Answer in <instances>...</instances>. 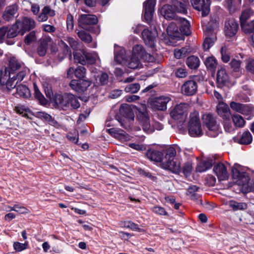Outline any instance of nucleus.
I'll list each match as a JSON object with an SVG mask.
<instances>
[{"instance_id": "1", "label": "nucleus", "mask_w": 254, "mask_h": 254, "mask_svg": "<svg viewBox=\"0 0 254 254\" xmlns=\"http://www.w3.org/2000/svg\"><path fill=\"white\" fill-rule=\"evenodd\" d=\"M179 149L177 146H171L166 149V154L161 163L163 168L176 174L181 172V160L176 156L177 150Z\"/></svg>"}, {"instance_id": "2", "label": "nucleus", "mask_w": 254, "mask_h": 254, "mask_svg": "<svg viewBox=\"0 0 254 254\" xmlns=\"http://www.w3.org/2000/svg\"><path fill=\"white\" fill-rule=\"evenodd\" d=\"M175 21L171 22L167 28L169 35L177 39H181L184 35L190 34V23L187 20L184 18H179Z\"/></svg>"}, {"instance_id": "3", "label": "nucleus", "mask_w": 254, "mask_h": 254, "mask_svg": "<svg viewBox=\"0 0 254 254\" xmlns=\"http://www.w3.org/2000/svg\"><path fill=\"white\" fill-rule=\"evenodd\" d=\"M189 124V132L191 136L201 135L202 130L198 118V113L194 112L190 114Z\"/></svg>"}, {"instance_id": "4", "label": "nucleus", "mask_w": 254, "mask_h": 254, "mask_svg": "<svg viewBox=\"0 0 254 254\" xmlns=\"http://www.w3.org/2000/svg\"><path fill=\"white\" fill-rule=\"evenodd\" d=\"M204 124L209 130L208 135L212 137L216 136L220 131V127L217 124L215 118L211 114H205L202 117Z\"/></svg>"}, {"instance_id": "5", "label": "nucleus", "mask_w": 254, "mask_h": 254, "mask_svg": "<svg viewBox=\"0 0 254 254\" xmlns=\"http://www.w3.org/2000/svg\"><path fill=\"white\" fill-rule=\"evenodd\" d=\"M120 113L122 116V117H126V121L128 122L127 124L121 122V126L127 129L130 128L133 123L134 116L129 106L127 104L122 105L120 108Z\"/></svg>"}, {"instance_id": "6", "label": "nucleus", "mask_w": 254, "mask_h": 254, "mask_svg": "<svg viewBox=\"0 0 254 254\" xmlns=\"http://www.w3.org/2000/svg\"><path fill=\"white\" fill-rule=\"evenodd\" d=\"M188 107V104L185 103L176 105L170 112L171 117L175 120H180V122L185 121L187 116Z\"/></svg>"}, {"instance_id": "7", "label": "nucleus", "mask_w": 254, "mask_h": 254, "mask_svg": "<svg viewBox=\"0 0 254 254\" xmlns=\"http://www.w3.org/2000/svg\"><path fill=\"white\" fill-rule=\"evenodd\" d=\"M21 30V35H23L26 31L34 29L36 26V22L33 18L29 17H23L16 21Z\"/></svg>"}, {"instance_id": "8", "label": "nucleus", "mask_w": 254, "mask_h": 254, "mask_svg": "<svg viewBox=\"0 0 254 254\" xmlns=\"http://www.w3.org/2000/svg\"><path fill=\"white\" fill-rule=\"evenodd\" d=\"M171 100L169 96H162L152 99L150 105L156 110L164 111L167 109V104Z\"/></svg>"}, {"instance_id": "9", "label": "nucleus", "mask_w": 254, "mask_h": 254, "mask_svg": "<svg viewBox=\"0 0 254 254\" xmlns=\"http://www.w3.org/2000/svg\"><path fill=\"white\" fill-rule=\"evenodd\" d=\"M156 0H146L143 4L144 17L147 23L152 19Z\"/></svg>"}, {"instance_id": "10", "label": "nucleus", "mask_w": 254, "mask_h": 254, "mask_svg": "<svg viewBox=\"0 0 254 254\" xmlns=\"http://www.w3.org/2000/svg\"><path fill=\"white\" fill-rule=\"evenodd\" d=\"M239 25L234 19H229L225 23L224 32L226 37L234 36L238 31Z\"/></svg>"}, {"instance_id": "11", "label": "nucleus", "mask_w": 254, "mask_h": 254, "mask_svg": "<svg viewBox=\"0 0 254 254\" xmlns=\"http://www.w3.org/2000/svg\"><path fill=\"white\" fill-rule=\"evenodd\" d=\"M191 3L194 8L202 11V16H206L209 13L210 1L207 0H191Z\"/></svg>"}, {"instance_id": "12", "label": "nucleus", "mask_w": 254, "mask_h": 254, "mask_svg": "<svg viewBox=\"0 0 254 254\" xmlns=\"http://www.w3.org/2000/svg\"><path fill=\"white\" fill-rule=\"evenodd\" d=\"M97 22L98 19L95 15L82 14L78 19V25L82 28H86L87 26L96 24Z\"/></svg>"}, {"instance_id": "13", "label": "nucleus", "mask_w": 254, "mask_h": 254, "mask_svg": "<svg viewBox=\"0 0 254 254\" xmlns=\"http://www.w3.org/2000/svg\"><path fill=\"white\" fill-rule=\"evenodd\" d=\"M90 70L95 80V84L105 85L108 83L109 77L106 73L102 72L93 67L91 68Z\"/></svg>"}, {"instance_id": "14", "label": "nucleus", "mask_w": 254, "mask_h": 254, "mask_svg": "<svg viewBox=\"0 0 254 254\" xmlns=\"http://www.w3.org/2000/svg\"><path fill=\"white\" fill-rule=\"evenodd\" d=\"M197 83L194 80H188L182 86L181 90L183 94L187 96L194 95L197 91Z\"/></svg>"}, {"instance_id": "15", "label": "nucleus", "mask_w": 254, "mask_h": 254, "mask_svg": "<svg viewBox=\"0 0 254 254\" xmlns=\"http://www.w3.org/2000/svg\"><path fill=\"white\" fill-rule=\"evenodd\" d=\"M213 172L219 180H224L229 177L226 166L222 163L216 164L213 168Z\"/></svg>"}, {"instance_id": "16", "label": "nucleus", "mask_w": 254, "mask_h": 254, "mask_svg": "<svg viewBox=\"0 0 254 254\" xmlns=\"http://www.w3.org/2000/svg\"><path fill=\"white\" fill-rule=\"evenodd\" d=\"M53 44V40L50 37H45L41 39L37 47V53L40 56H44L50 45Z\"/></svg>"}, {"instance_id": "17", "label": "nucleus", "mask_w": 254, "mask_h": 254, "mask_svg": "<svg viewBox=\"0 0 254 254\" xmlns=\"http://www.w3.org/2000/svg\"><path fill=\"white\" fill-rule=\"evenodd\" d=\"M237 183L239 185L242 186V189L246 192L251 191L253 189V183L246 173L237 180Z\"/></svg>"}, {"instance_id": "18", "label": "nucleus", "mask_w": 254, "mask_h": 254, "mask_svg": "<svg viewBox=\"0 0 254 254\" xmlns=\"http://www.w3.org/2000/svg\"><path fill=\"white\" fill-rule=\"evenodd\" d=\"M156 36V31L151 32L147 29H144L142 32V37L144 43L150 47H154Z\"/></svg>"}, {"instance_id": "19", "label": "nucleus", "mask_w": 254, "mask_h": 254, "mask_svg": "<svg viewBox=\"0 0 254 254\" xmlns=\"http://www.w3.org/2000/svg\"><path fill=\"white\" fill-rule=\"evenodd\" d=\"M160 12L164 17L168 20H177L180 18L176 15V12L172 5L169 4H165L163 6Z\"/></svg>"}, {"instance_id": "20", "label": "nucleus", "mask_w": 254, "mask_h": 254, "mask_svg": "<svg viewBox=\"0 0 254 254\" xmlns=\"http://www.w3.org/2000/svg\"><path fill=\"white\" fill-rule=\"evenodd\" d=\"M55 11L49 6H44L41 12L37 15L36 19L38 21L43 22L48 19V16L53 17L55 15Z\"/></svg>"}, {"instance_id": "21", "label": "nucleus", "mask_w": 254, "mask_h": 254, "mask_svg": "<svg viewBox=\"0 0 254 254\" xmlns=\"http://www.w3.org/2000/svg\"><path fill=\"white\" fill-rule=\"evenodd\" d=\"M70 93H66L64 95H57L55 98V103L63 110L69 108Z\"/></svg>"}, {"instance_id": "22", "label": "nucleus", "mask_w": 254, "mask_h": 254, "mask_svg": "<svg viewBox=\"0 0 254 254\" xmlns=\"http://www.w3.org/2000/svg\"><path fill=\"white\" fill-rule=\"evenodd\" d=\"M217 110L219 115L223 119H229L230 111L228 106L223 102H220L217 106Z\"/></svg>"}, {"instance_id": "23", "label": "nucleus", "mask_w": 254, "mask_h": 254, "mask_svg": "<svg viewBox=\"0 0 254 254\" xmlns=\"http://www.w3.org/2000/svg\"><path fill=\"white\" fill-rule=\"evenodd\" d=\"M140 125L142 126L143 130L147 133H151L154 131L150 124L149 119L145 114H141L139 116Z\"/></svg>"}, {"instance_id": "24", "label": "nucleus", "mask_w": 254, "mask_h": 254, "mask_svg": "<svg viewBox=\"0 0 254 254\" xmlns=\"http://www.w3.org/2000/svg\"><path fill=\"white\" fill-rule=\"evenodd\" d=\"M228 204L229 207L234 211L239 210L243 211L246 210L248 207V205L246 202H238L234 200H230Z\"/></svg>"}, {"instance_id": "25", "label": "nucleus", "mask_w": 254, "mask_h": 254, "mask_svg": "<svg viewBox=\"0 0 254 254\" xmlns=\"http://www.w3.org/2000/svg\"><path fill=\"white\" fill-rule=\"evenodd\" d=\"M187 4V2L185 1L182 2L178 0H173L172 6L176 12L186 13Z\"/></svg>"}, {"instance_id": "26", "label": "nucleus", "mask_w": 254, "mask_h": 254, "mask_svg": "<svg viewBox=\"0 0 254 254\" xmlns=\"http://www.w3.org/2000/svg\"><path fill=\"white\" fill-rule=\"evenodd\" d=\"M147 158L155 162H162L164 158L161 152L154 149H149L146 154Z\"/></svg>"}, {"instance_id": "27", "label": "nucleus", "mask_w": 254, "mask_h": 254, "mask_svg": "<svg viewBox=\"0 0 254 254\" xmlns=\"http://www.w3.org/2000/svg\"><path fill=\"white\" fill-rule=\"evenodd\" d=\"M17 11V6L15 4L7 6L3 13V18L6 21L12 19Z\"/></svg>"}, {"instance_id": "28", "label": "nucleus", "mask_w": 254, "mask_h": 254, "mask_svg": "<svg viewBox=\"0 0 254 254\" xmlns=\"http://www.w3.org/2000/svg\"><path fill=\"white\" fill-rule=\"evenodd\" d=\"M206 37L204 40L203 46L204 49L208 50L216 40V36L214 34H210V32L205 31Z\"/></svg>"}, {"instance_id": "29", "label": "nucleus", "mask_w": 254, "mask_h": 254, "mask_svg": "<svg viewBox=\"0 0 254 254\" xmlns=\"http://www.w3.org/2000/svg\"><path fill=\"white\" fill-rule=\"evenodd\" d=\"M242 0H225V6L230 12H234L241 4Z\"/></svg>"}, {"instance_id": "30", "label": "nucleus", "mask_w": 254, "mask_h": 254, "mask_svg": "<svg viewBox=\"0 0 254 254\" xmlns=\"http://www.w3.org/2000/svg\"><path fill=\"white\" fill-rule=\"evenodd\" d=\"M18 34H21V30L19 28V26L16 22L15 24L12 25L9 28H7V31L6 32V37L8 38H12L16 36Z\"/></svg>"}, {"instance_id": "31", "label": "nucleus", "mask_w": 254, "mask_h": 254, "mask_svg": "<svg viewBox=\"0 0 254 254\" xmlns=\"http://www.w3.org/2000/svg\"><path fill=\"white\" fill-rule=\"evenodd\" d=\"M15 94L25 98H29L30 96V90L25 85L22 84L17 85Z\"/></svg>"}, {"instance_id": "32", "label": "nucleus", "mask_w": 254, "mask_h": 254, "mask_svg": "<svg viewBox=\"0 0 254 254\" xmlns=\"http://www.w3.org/2000/svg\"><path fill=\"white\" fill-rule=\"evenodd\" d=\"M139 64V58L132 55L125 63V65L131 69L137 68Z\"/></svg>"}, {"instance_id": "33", "label": "nucleus", "mask_w": 254, "mask_h": 254, "mask_svg": "<svg viewBox=\"0 0 254 254\" xmlns=\"http://www.w3.org/2000/svg\"><path fill=\"white\" fill-rule=\"evenodd\" d=\"M200 64L199 59L195 56H191L188 57L186 61V64L190 69L197 68Z\"/></svg>"}, {"instance_id": "34", "label": "nucleus", "mask_w": 254, "mask_h": 254, "mask_svg": "<svg viewBox=\"0 0 254 254\" xmlns=\"http://www.w3.org/2000/svg\"><path fill=\"white\" fill-rule=\"evenodd\" d=\"M85 53H86V51L84 50L74 52L73 57L75 62L82 65L86 64Z\"/></svg>"}, {"instance_id": "35", "label": "nucleus", "mask_w": 254, "mask_h": 254, "mask_svg": "<svg viewBox=\"0 0 254 254\" xmlns=\"http://www.w3.org/2000/svg\"><path fill=\"white\" fill-rule=\"evenodd\" d=\"M109 133L119 139H123L126 138L127 134L126 132L119 128H110L108 130Z\"/></svg>"}, {"instance_id": "36", "label": "nucleus", "mask_w": 254, "mask_h": 254, "mask_svg": "<svg viewBox=\"0 0 254 254\" xmlns=\"http://www.w3.org/2000/svg\"><path fill=\"white\" fill-rule=\"evenodd\" d=\"M253 140V137L249 131H244L242 134L239 142L242 144H250Z\"/></svg>"}, {"instance_id": "37", "label": "nucleus", "mask_w": 254, "mask_h": 254, "mask_svg": "<svg viewBox=\"0 0 254 254\" xmlns=\"http://www.w3.org/2000/svg\"><path fill=\"white\" fill-rule=\"evenodd\" d=\"M241 25L243 31L246 34L254 33V19L249 22L242 24Z\"/></svg>"}, {"instance_id": "38", "label": "nucleus", "mask_w": 254, "mask_h": 254, "mask_svg": "<svg viewBox=\"0 0 254 254\" xmlns=\"http://www.w3.org/2000/svg\"><path fill=\"white\" fill-rule=\"evenodd\" d=\"M212 165L211 161H202L200 162L196 168V171L203 172L210 169Z\"/></svg>"}, {"instance_id": "39", "label": "nucleus", "mask_w": 254, "mask_h": 254, "mask_svg": "<svg viewBox=\"0 0 254 254\" xmlns=\"http://www.w3.org/2000/svg\"><path fill=\"white\" fill-rule=\"evenodd\" d=\"M206 67L211 71H214L217 65L216 60L213 57L207 58L204 62Z\"/></svg>"}, {"instance_id": "40", "label": "nucleus", "mask_w": 254, "mask_h": 254, "mask_svg": "<svg viewBox=\"0 0 254 254\" xmlns=\"http://www.w3.org/2000/svg\"><path fill=\"white\" fill-rule=\"evenodd\" d=\"M232 121L235 127H243L245 125V121L243 118L238 115H234L232 116Z\"/></svg>"}, {"instance_id": "41", "label": "nucleus", "mask_w": 254, "mask_h": 254, "mask_svg": "<svg viewBox=\"0 0 254 254\" xmlns=\"http://www.w3.org/2000/svg\"><path fill=\"white\" fill-rule=\"evenodd\" d=\"M228 79V75L224 69H219L217 72V80L218 82L223 84L227 82Z\"/></svg>"}, {"instance_id": "42", "label": "nucleus", "mask_w": 254, "mask_h": 254, "mask_svg": "<svg viewBox=\"0 0 254 254\" xmlns=\"http://www.w3.org/2000/svg\"><path fill=\"white\" fill-rule=\"evenodd\" d=\"M125 51L123 49L121 50L119 53L115 54V61L120 64H123L125 65V63L127 59L125 58Z\"/></svg>"}, {"instance_id": "43", "label": "nucleus", "mask_w": 254, "mask_h": 254, "mask_svg": "<svg viewBox=\"0 0 254 254\" xmlns=\"http://www.w3.org/2000/svg\"><path fill=\"white\" fill-rule=\"evenodd\" d=\"M34 95L36 99H37L40 103L42 105H45L47 104V101L43 94L39 91L37 86L36 84H34Z\"/></svg>"}, {"instance_id": "44", "label": "nucleus", "mask_w": 254, "mask_h": 254, "mask_svg": "<svg viewBox=\"0 0 254 254\" xmlns=\"http://www.w3.org/2000/svg\"><path fill=\"white\" fill-rule=\"evenodd\" d=\"M124 227L129 228L133 231H136L139 232H144V230L139 228L138 225L132 221H127L122 222Z\"/></svg>"}, {"instance_id": "45", "label": "nucleus", "mask_w": 254, "mask_h": 254, "mask_svg": "<svg viewBox=\"0 0 254 254\" xmlns=\"http://www.w3.org/2000/svg\"><path fill=\"white\" fill-rule=\"evenodd\" d=\"M189 51V49L186 47L180 49H175L174 51V56L176 59H180L186 57Z\"/></svg>"}, {"instance_id": "46", "label": "nucleus", "mask_w": 254, "mask_h": 254, "mask_svg": "<svg viewBox=\"0 0 254 254\" xmlns=\"http://www.w3.org/2000/svg\"><path fill=\"white\" fill-rule=\"evenodd\" d=\"M11 74L8 69L4 68V70L1 69L0 74V83L1 84H4L6 81L10 79L11 77Z\"/></svg>"}, {"instance_id": "47", "label": "nucleus", "mask_w": 254, "mask_h": 254, "mask_svg": "<svg viewBox=\"0 0 254 254\" xmlns=\"http://www.w3.org/2000/svg\"><path fill=\"white\" fill-rule=\"evenodd\" d=\"M254 12L251 9L243 10L240 16L241 25L246 22V21L253 15Z\"/></svg>"}, {"instance_id": "48", "label": "nucleus", "mask_w": 254, "mask_h": 254, "mask_svg": "<svg viewBox=\"0 0 254 254\" xmlns=\"http://www.w3.org/2000/svg\"><path fill=\"white\" fill-rule=\"evenodd\" d=\"M77 34L82 41L88 43L92 41V38L91 35L84 30H79Z\"/></svg>"}, {"instance_id": "49", "label": "nucleus", "mask_w": 254, "mask_h": 254, "mask_svg": "<svg viewBox=\"0 0 254 254\" xmlns=\"http://www.w3.org/2000/svg\"><path fill=\"white\" fill-rule=\"evenodd\" d=\"M220 52L222 60L225 63L228 62L230 59V53L228 48L226 46H222Z\"/></svg>"}, {"instance_id": "50", "label": "nucleus", "mask_w": 254, "mask_h": 254, "mask_svg": "<svg viewBox=\"0 0 254 254\" xmlns=\"http://www.w3.org/2000/svg\"><path fill=\"white\" fill-rule=\"evenodd\" d=\"M192 170V163L190 161L185 163L182 168V172L186 176H189L190 175Z\"/></svg>"}, {"instance_id": "51", "label": "nucleus", "mask_w": 254, "mask_h": 254, "mask_svg": "<svg viewBox=\"0 0 254 254\" xmlns=\"http://www.w3.org/2000/svg\"><path fill=\"white\" fill-rule=\"evenodd\" d=\"M86 64H93L95 63L98 56L96 53H89L86 52L85 53Z\"/></svg>"}, {"instance_id": "52", "label": "nucleus", "mask_w": 254, "mask_h": 254, "mask_svg": "<svg viewBox=\"0 0 254 254\" xmlns=\"http://www.w3.org/2000/svg\"><path fill=\"white\" fill-rule=\"evenodd\" d=\"M86 74V68L82 66H78L75 69V76L76 78L82 79L85 77Z\"/></svg>"}, {"instance_id": "53", "label": "nucleus", "mask_w": 254, "mask_h": 254, "mask_svg": "<svg viewBox=\"0 0 254 254\" xmlns=\"http://www.w3.org/2000/svg\"><path fill=\"white\" fill-rule=\"evenodd\" d=\"M140 89V85L138 83H133L127 85L125 91L126 92L135 93H137Z\"/></svg>"}, {"instance_id": "54", "label": "nucleus", "mask_w": 254, "mask_h": 254, "mask_svg": "<svg viewBox=\"0 0 254 254\" xmlns=\"http://www.w3.org/2000/svg\"><path fill=\"white\" fill-rule=\"evenodd\" d=\"M69 96H70L69 107L70 106L74 109H77L79 108L80 105L78 98L70 93Z\"/></svg>"}, {"instance_id": "55", "label": "nucleus", "mask_w": 254, "mask_h": 254, "mask_svg": "<svg viewBox=\"0 0 254 254\" xmlns=\"http://www.w3.org/2000/svg\"><path fill=\"white\" fill-rule=\"evenodd\" d=\"M16 79H17L15 78V75H13L6 81L5 84H6L7 90H11L15 87L16 88V85L18 82Z\"/></svg>"}, {"instance_id": "56", "label": "nucleus", "mask_w": 254, "mask_h": 254, "mask_svg": "<svg viewBox=\"0 0 254 254\" xmlns=\"http://www.w3.org/2000/svg\"><path fill=\"white\" fill-rule=\"evenodd\" d=\"M241 111L242 112H240V113L249 116L248 119L254 115V109L247 105H243Z\"/></svg>"}, {"instance_id": "57", "label": "nucleus", "mask_w": 254, "mask_h": 254, "mask_svg": "<svg viewBox=\"0 0 254 254\" xmlns=\"http://www.w3.org/2000/svg\"><path fill=\"white\" fill-rule=\"evenodd\" d=\"M29 72V69L25 67H21V70L16 75V76H15V78L17 79L16 80L18 82H20L22 81L25 75L27 74Z\"/></svg>"}, {"instance_id": "58", "label": "nucleus", "mask_w": 254, "mask_h": 254, "mask_svg": "<svg viewBox=\"0 0 254 254\" xmlns=\"http://www.w3.org/2000/svg\"><path fill=\"white\" fill-rule=\"evenodd\" d=\"M143 53V48L141 45H136L133 47L132 56L138 57L139 58Z\"/></svg>"}, {"instance_id": "59", "label": "nucleus", "mask_w": 254, "mask_h": 254, "mask_svg": "<svg viewBox=\"0 0 254 254\" xmlns=\"http://www.w3.org/2000/svg\"><path fill=\"white\" fill-rule=\"evenodd\" d=\"M91 81L89 80H79L80 92H83L86 91L91 85Z\"/></svg>"}, {"instance_id": "60", "label": "nucleus", "mask_w": 254, "mask_h": 254, "mask_svg": "<svg viewBox=\"0 0 254 254\" xmlns=\"http://www.w3.org/2000/svg\"><path fill=\"white\" fill-rule=\"evenodd\" d=\"M9 66L11 70H16L21 68V64L18 61L14 58L11 59L9 61Z\"/></svg>"}, {"instance_id": "61", "label": "nucleus", "mask_w": 254, "mask_h": 254, "mask_svg": "<svg viewBox=\"0 0 254 254\" xmlns=\"http://www.w3.org/2000/svg\"><path fill=\"white\" fill-rule=\"evenodd\" d=\"M28 243L25 242L24 244L20 243L19 242H14L13 243V248L17 252H21L24 250H26L27 248Z\"/></svg>"}, {"instance_id": "62", "label": "nucleus", "mask_w": 254, "mask_h": 254, "mask_svg": "<svg viewBox=\"0 0 254 254\" xmlns=\"http://www.w3.org/2000/svg\"><path fill=\"white\" fill-rule=\"evenodd\" d=\"M36 33L34 31L30 32L25 38V43L28 45L35 41Z\"/></svg>"}, {"instance_id": "63", "label": "nucleus", "mask_w": 254, "mask_h": 254, "mask_svg": "<svg viewBox=\"0 0 254 254\" xmlns=\"http://www.w3.org/2000/svg\"><path fill=\"white\" fill-rule=\"evenodd\" d=\"M151 210L155 213L160 215H166L167 214L165 209L161 206H154L151 208Z\"/></svg>"}, {"instance_id": "64", "label": "nucleus", "mask_w": 254, "mask_h": 254, "mask_svg": "<svg viewBox=\"0 0 254 254\" xmlns=\"http://www.w3.org/2000/svg\"><path fill=\"white\" fill-rule=\"evenodd\" d=\"M176 75L179 78H184L187 75V72L185 67L178 68L176 72Z\"/></svg>"}]
</instances>
